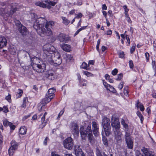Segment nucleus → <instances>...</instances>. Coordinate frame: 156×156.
Listing matches in <instances>:
<instances>
[{
    "label": "nucleus",
    "instance_id": "1",
    "mask_svg": "<svg viewBox=\"0 0 156 156\" xmlns=\"http://www.w3.org/2000/svg\"><path fill=\"white\" fill-rule=\"evenodd\" d=\"M33 22L34 28L40 35L42 34L47 36H50L52 34V32L50 28L54 26L55 23V22L50 21L46 22L45 19L39 18Z\"/></svg>",
    "mask_w": 156,
    "mask_h": 156
},
{
    "label": "nucleus",
    "instance_id": "2",
    "mask_svg": "<svg viewBox=\"0 0 156 156\" xmlns=\"http://www.w3.org/2000/svg\"><path fill=\"white\" fill-rule=\"evenodd\" d=\"M31 66L33 69L37 73H43L45 70L46 65L43 62L36 57L31 58Z\"/></svg>",
    "mask_w": 156,
    "mask_h": 156
},
{
    "label": "nucleus",
    "instance_id": "3",
    "mask_svg": "<svg viewBox=\"0 0 156 156\" xmlns=\"http://www.w3.org/2000/svg\"><path fill=\"white\" fill-rule=\"evenodd\" d=\"M43 49L44 61L46 62H52L51 57L53 56L52 54L55 51V48L51 44H47L43 46Z\"/></svg>",
    "mask_w": 156,
    "mask_h": 156
},
{
    "label": "nucleus",
    "instance_id": "4",
    "mask_svg": "<svg viewBox=\"0 0 156 156\" xmlns=\"http://www.w3.org/2000/svg\"><path fill=\"white\" fill-rule=\"evenodd\" d=\"M102 125L104 132L107 136H108L110 133V121L107 117L104 116L103 117Z\"/></svg>",
    "mask_w": 156,
    "mask_h": 156
},
{
    "label": "nucleus",
    "instance_id": "5",
    "mask_svg": "<svg viewBox=\"0 0 156 156\" xmlns=\"http://www.w3.org/2000/svg\"><path fill=\"white\" fill-rule=\"evenodd\" d=\"M20 8V6L17 4H12L8 5L7 8L5 9L4 13H6L8 16H12L13 14Z\"/></svg>",
    "mask_w": 156,
    "mask_h": 156
},
{
    "label": "nucleus",
    "instance_id": "6",
    "mask_svg": "<svg viewBox=\"0 0 156 156\" xmlns=\"http://www.w3.org/2000/svg\"><path fill=\"white\" fill-rule=\"evenodd\" d=\"M51 62H46L47 63H50L51 65H60L62 62V59L61 58L60 54L58 52H55L54 55V56L51 57Z\"/></svg>",
    "mask_w": 156,
    "mask_h": 156
},
{
    "label": "nucleus",
    "instance_id": "7",
    "mask_svg": "<svg viewBox=\"0 0 156 156\" xmlns=\"http://www.w3.org/2000/svg\"><path fill=\"white\" fill-rule=\"evenodd\" d=\"M63 142L64 147L68 150H71L73 146V139L70 137L67 138Z\"/></svg>",
    "mask_w": 156,
    "mask_h": 156
},
{
    "label": "nucleus",
    "instance_id": "8",
    "mask_svg": "<svg viewBox=\"0 0 156 156\" xmlns=\"http://www.w3.org/2000/svg\"><path fill=\"white\" fill-rule=\"evenodd\" d=\"M125 139L128 147L129 149H132L133 147V142L131 138L130 134L126 132L125 136Z\"/></svg>",
    "mask_w": 156,
    "mask_h": 156
},
{
    "label": "nucleus",
    "instance_id": "9",
    "mask_svg": "<svg viewBox=\"0 0 156 156\" xmlns=\"http://www.w3.org/2000/svg\"><path fill=\"white\" fill-rule=\"evenodd\" d=\"M115 135V138L118 143L121 142V136L122 133L120 132V128L113 130Z\"/></svg>",
    "mask_w": 156,
    "mask_h": 156
},
{
    "label": "nucleus",
    "instance_id": "10",
    "mask_svg": "<svg viewBox=\"0 0 156 156\" xmlns=\"http://www.w3.org/2000/svg\"><path fill=\"white\" fill-rule=\"evenodd\" d=\"M18 145L15 141H12L11 142V147L9 149V154L10 156L12 155L15 151L16 150Z\"/></svg>",
    "mask_w": 156,
    "mask_h": 156
},
{
    "label": "nucleus",
    "instance_id": "11",
    "mask_svg": "<svg viewBox=\"0 0 156 156\" xmlns=\"http://www.w3.org/2000/svg\"><path fill=\"white\" fill-rule=\"evenodd\" d=\"M114 115H112V117L111 125L113 128V130L120 128V124L118 119L116 118L114 119Z\"/></svg>",
    "mask_w": 156,
    "mask_h": 156
},
{
    "label": "nucleus",
    "instance_id": "12",
    "mask_svg": "<svg viewBox=\"0 0 156 156\" xmlns=\"http://www.w3.org/2000/svg\"><path fill=\"white\" fill-rule=\"evenodd\" d=\"M71 129L72 133L73 135H78L79 134V128L77 124L73 123L71 127Z\"/></svg>",
    "mask_w": 156,
    "mask_h": 156
},
{
    "label": "nucleus",
    "instance_id": "13",
    "mask_svg": "<svg viewBox=\"0 0 156 156\" xmlns=\"http://www.w3.org/2000/svg\"><path fill=\"white\" fill-rule=\"evenodd\" d=\"M45 76L48 78L49 80H53L55 79L56 76L55 73L52 70L48 71L45 74Z\"/></svg>",
    "mask_w": 156,
    "mask_h": 156
},
{
    "label": "nucleus",
    "instance_id": "14",
    "mask_svg": "<svg viewBox=\"0 0 156 156\" xmlns=\"http://www.w3.org/2000/svg\"><path fill=\"white\" fill-rule=\"evenodd\" d=\"M59 41L61 42H66L69 40V37L64 34H61L58 36Z\"/></svg>",
    "mask_w": 156,
    "mask_h": 156
},
{
    "label": "nucleus",
    "instance_id": "15",
    "mask_svg": "<svg viewBox=\"0 0 156 156\" xmlns=\"http://www.w3.org/2000/svg\"><path fill=\"white\" fill-rule=\"evenodd\" d=\"M75 152L76 156H84L83 152L79 146L75 147Z\"/></svg>",
    "mask_w": 156,
    "mask_h": 156
},
{
    "label": "nucleus",
    "instance_id": "16",
    "mask_svg": "<svg viewBox=\"0 0 156 156\" xmlns=\"http://www.w3.org/2000/svg\"><path fill=\"white\" fill-rule=\"evenodd\" d=\"M60 47L63 50L66 52H70L71 51V46L66 44H62L60 45Z\"/></svg>",
    "mask_w": 156,
    "mask_h": 156
},
{
    "label": "nucleus",
    "instance_id": "17",
    "mask_svg": "<svg viewBox=\"0 0 156 156\" xmlns=\"http://www.w3.org/2000/svg\"><path fill=\"white\" fill-rule=\"evenodd\" d=\"M7 40L4 37L0 36V48L5 46L7 44Z\"/></svg>",
    "mask_w": 156,
    "mask_h": 156
},
{
    "label": "nucleus",
    "instance_id": "18",
    "mask_svg": "<svg viewBox=\"0 0 156 156\" xmlns=\"http://www.w3.org/2000/svg\"><path fill=\"white\" fill-rule=\"evenodd\" d=\"M80 131L82 139L85 140L87 137V133L86 130H84L83 126H81L80 128Z\"/></svg>",
    "mask_w": 156,
    "mask_h": 156
},
{
    "label": "nucleus",
    "instance_id": "19",
    "mask_svg": "<svg viewBox=\"0 0 156 156\" xmlns=\"http://www.w3.org/2000/svg\"><path fill=\"white\" fill-rule=\"evenodd\" d=\"M55 91V90L53 88L49 89L46 95H48V97H50L51 98H53L55 97L54 93Z\"/></svg>",
    "mask_w": 156,
    "mask_h": 156
},
{
    "label": "nucleus",
    "instance_id": "20",
    "mask_svg": "<svg viewBox=\"0 0 156 156\" xmlns=\"http://www.w3.org/2000/svg\"><path fill=\"white\" fill-rule=\"evenodd\" d=\"M92 129L93 133L94 135L95 136H98V128L97 127V123L95 122H92Z\"/></svg>",
    "mask_w": 156,
    "mask_h": 156
},
{
    "label": "nucleus",
    "instance_id": "21",
    "mask_svg": "<svg viewBox=\"0 0 156 156\" xmlns=\"http://www.w3.org/2000/svg\"><path fill=\"white\" fill-rule=\"evenodd\" d=\"M50 97H48V95H46L45 97L42 100V104L45 105L47 103L50 101L52 98H51Z\"/></svg>",
    "mask_w": 156,
    "mask_h": 156
},
{
    "label": "nucleus",
    "instance_id": "22",
    "mask_svg": "<svg viewBox=\"0 0 156 156\" xmlns=\"http://www.w3.org/2000/svg\"><path fill=\"white\" fill-rule=\"evenodd\" d=\"M35 4L37 6H38L42 8H47L48 9L49 8L48 6L46 4L40 1L36 2L35 3Z\"/></svg>",
    "mask_w": 156,
    "mask_h": 156
},
{
    "label": "nucleus",
    "instance_id": "23",
    "mask_svg": "<svg viewBox=\"0 0 156 156\" xmlns=\"http://www.w3.org/2000/svg\"><path fill=\"white\" fill-rule=\"evenodd\" d=\"M27 132V129L25 126L20 127L19 129V133L21 135L25 134Z\"/></svg>",
    "mask_w": 156,
    "mask_h": 156
},
{
    "label": "nucleus",
    "instance_id": "24",
    "mask_svg": "<svg viewBox=\"0 0 156 156\" xmlns=\"http://www.w3.org/2000/svg\"><path fill=\"white\" fill-rule=\"evenodd\" d=\"M20 31L23 35H25L27 32V30L26 27L23 26H22Z\"/></svg>",
    "mask_w": 156,
    "mask_h": 156
},
{
    "label": "nucleus",
    "instance_id": "25",
    "mask_svg": "<svg viewBox=\"0 0 156 156\" xmlns=\"http://www.w3.org/2000/svg\"><path fill=\"white\" fill-rule=\"evenodd\" d=\"M81 68L87 70H89L90 69V67L89 66V64L87 65L85 62H83L81 66Z\"/></svg>",
    "mask_w": 156,
    "mask_h": 156
},
{
    "label": "nucleus",
    "instance_id": "26",
    "mask_svg": "<svg viewBox=\"0 0 156 156\" xmlns=\"http://www.w3.org/2000/svg\"><path fill=\"white\" fill-rule=\"evenodd\" d=\"M104 133L103 131L102 132V135L103 136L102 141L104 144L106 146H107L108 145V143L107 138L105 136H104Z\"/></svg>",
    "mask_w": 156,
    "mask_h": 156
},
{
    "label": "nucleus",
    "instance_id": "27",
    "mask_svg": "<svg viewBox=\"0 0 156 156\" xmlns=\"http://www.w3.org/2000/svg\"><path fill=\"white\" fill-rule=\"evenodd\" d=\"M136 114L140 118L141 121V122L142 123L144 119L143 116L139 111H137Z\"/></svg>",
    "mask_w": 156,
    "mask_h": 156
},
{
    "label": "nucleus",
    "instance_id": "28",
    "mask_svg": "<svg viewBox=\"0 0 156 156\" xmlns=\"http://www.w3.org/2000/svg\"><path fill=\"white\" fill-rule=\"evenodd\" d=\"M62 18L63 20V23L65 25H67L69 23V21L68 20L66 17H62Z\"/></svg>",
    "mask_w": 156,
    "mask_h": 156
},
{
    "label": "nucleus",
    "instance_id": "29",
    "mask_svg": "<svg viewBox=\"0 0 156 156\" xmlns=\"http://www.w3.org/2000/svg\"><path fill=\"white\" fill-rule=\"evenodd\" d=\"M44 2L48 4L49 5L52 6H54L56 4L55 2L53 1H50L46 0L44 1Z\"/></svg>",
    "mask_w": 156,
    "mask_h": 156
},
{
    "label": "nucleus",
    "instance_id": "30",
    "mask_svg": "<svg viewBox=\"0 0 156 156\" xmlns=\"http://www.w3.org/2000/svg\"><path fill=\"white\" fill-rule=\"evenodd\" d=\"M3 125L5 126H9L11 125V122H9L6 120H3Z\"/></svg>",
    "mask_w": 156,
    "mask_h": 156
},
{
    "label": "nucleus",
    "instance_id": "31",
    "mask_svg": "<svg viewBox=\"0 0 156 156\" xmlns=\"http://www.w3.org/2000/svg\"><path fill=\"white\" fill-rule=\"evenodd\" d=\"M88 134V137L91 143L93 142V136L92 133H89Z\"/></svg>",
    "mask_w": 156,
    "mask_h": 156
},
{
    "label": "nucleus",
    "instance_id": "32",
    "mask_svg": "<svg viewBox=\"0 0 156 156\" xmlns=\"http://www.w3.org/2000/svg\"><path fill=\"white\" fill-rule=\"evenodd\" d=\"M23 93V90L21 89L18 90V92L16 94V96L17 98H20L22 95Z\"/></svg>",
    "mask_w": 156,
    "mask_h": 156
},
{
    "label": "nucleus",
    "instance_id": "33",
    "mask_svg": "<svg viewBox=\"0 0 156 156\" xmlns=\"http://www.w3.org/2000/svg\"><path fill=\"white\" fill-rule=\"evenodd\" d=\"M108 88H109V89H107V90H109L110 91L113 93L116 92V90L112 86L109 85H108Z\"/></svg>",
    "mask_w": 156,
    "mask_h": 156
},
{
    "label": "nucleus",
    "instance_id": "34",
    "mask_svg": "<svg viewBox=\"0 0 156 156\" xmlns=\"http://www.w3.org/2000/svg\"><path fill=\"white\" fill-rule=\"evenodd\" d=\"M121 123L124 128H128V125L125 123L124 119H121Z\"/></svg>",
    "mask_w": 156,
    "mask_h": 156
},
{
    "label": "nucleus",
    "instance_id": "35",
    "mask_svg": "<svg viewBox=\"0 0 156 156\" xmlns=\"http://www.w3.org/2000/svg\"><path fill=\"white\" fill-rule=\"evenodd\" d=\"M136 107L137 108H140V110L141 111H143L144 110V106L143 105L141 104H140V105H136Z\"/></svg>",
    "mask_w": 156,
    "mask_h": 156
},
{
    "label": "nucleus",
    "instance_id": "36",
    "mask_svg": "<svg viewBox=\"0 0 156 156\" xmlns=\"http://www.w3.org/2000/svg\"><path fill=\"white\" fill-rule=\"evenodd\" d=\"M136 46V45L135 44H134L132 46L130 50L131 53L132 54L133 53V52L135 51Z\"/></svg>",
    "mask_w": 156,
    "mask_h": 156
},
{
    "label": "nucleus",
    "instance_id": "37",
    "mask_svg": "<svg viewBox=\"0 0 156 156\" xmlns=\"http://www.w3.org/2000/svg\"><path fill=\"white\" fill-rule=\"evenodd\" d=\"M128 87L127 86H126L125 87L124 90V94L126 96H127L128 95Z\"/></svg>",
    "mask_w": 156,
    "mask_h": 156
},
{
    "label": "nucleus",
    "instance_id": "38",
    "mask_svg": "<svg viewBox=\"0 0 156 156\" xmlns=\"http://www.w3.org/2000/svg\"><path fill=\"white\" fill-rule=\"evenodd\" d=\"M118 54L119 56V57L122 58H123L124 56V54L123 51H120L118 52Z\"/></svg>",
    "mask_w": 156,
    "mask_h": 156
},
{
    "label": "nucleus",
    "instance_id": "39",
    "mask_svg": "<svg viewBox=\"0 0 156 156\" xmlns=\"http://www.w3.org/2000/svg\"><path fill=\"white\" fill-rule=\"evenodd\" d=\"M46 122H41L39 126V128L43 129L47 124Z\"/></svg>",
    "mask_w": 156,
    "mask_h": 156
},
{
    "label": "nucleus",
    "instance_id": "40",
    "mask_svg": "<svg viewBox=\"0 0 156 156\" xmlns=\"http://www.w3.org/2000/svg\"><path fill=\"white\" fill-rule=\"evenodd\" d=\"M14 22L17 26H19L20 27L21 26L22 27V26L20 22V21L19 20H18L16 19H15Z\"/></svg>",
    "mask_w": 156,
    "mask_h": 156
},
{
    "label": "nucleus",
    "instance_id": "41",
    "mask_svg": "<svg viewBox=\"0 0 156 156\" xmlns=\"http://www.w3.org/2000/svg\"><path fill=\"white\" fill-rule=\"evenodd\" d=\"M30 16L31 18V21H34V20L35 19V14L34 13H31L30 14Z\"/></svg>",
    "mask_w": 156,
    "mask_h": 156
},
{
    "label": "nucleus",
    "instance_id": "42",
    "mask_svg": "<svg viewBox=\"0 0 156 156\" xmlns=\"http://www.w3.org/2000/svg\"><path fill=\"white\" fill-rule=\"evenodd\" d=\"M2 109L3 110H2V111L4 113H6L9 112V110L8 108L6 106L3 107V108H2Z\"/></svg>",
    "mask_w": 156,
    "mask_h": 156
},
{
    "label": "nucleus",
    "instance_id": "43",
    "mask_svg": "<svg viewBox=\"0 0 156 156\" xmlns=\"http://www.w3.org/2000/svg\"><path fill=\"white\" fill-rule=\"evenodd\" d=\"M64 112V109L62 110L60 112L57 118L58 119H59L60 118V117L62 115H63V113Z\"/></svg>",
    "mask_w": 156,
    "mask_h": 156
},
{
    "label": "nucleus",
    "instance_id": "44",
    "mask_svg": "<svg viewBox=\"0 0 156 156\" xmlns=\"http://www.w3.org/2000/svg\"><path fill=\"white\" fill-rule=\"evenodd\" d=\"M118 73V70L116 69H114L112 72V74L113 75H116Z\"/></svg>",
    "mask_w": 156,
    "mask_h": 156
},
{
    "label": "nucleus",
    "instance_id": "45",
    "mask_svg": "<svg viewBox=\"0 0 156 156\" xmlns=\"http://www.w3.org/2000/svg\"><path fill=\"white\" fill-rule=\"evenodd\" d=\"M84 74L86 75L87 76L89 77L92 76V74L88 72L87 71H84Z\"/></svg>",
    "mask_w": 156,
    "mask_h": 156
},
{
    "label": "nucleus",
    "instance_id": "46",
    "mask_svg": "<svg viewBox=\"0 0 156 156\" xmlns=\"http://www.w3.org/2000/svg\"><path fill=\"white\" fill-rule=\"evenodd\" d=\"M86 132L87 133H91L92 131L91 130V126H88L87 128Z\"/></svg>",
    "mask_w": 156,
    "mask_h": 156
},
{
    "label": "nucleus",
    "instance_id": "47",
    "mask_svg": "<svg viewBox=\"0 0 156 156\" xmlns=\"http://www.w3.org/2000/svg\"><path fill=\"white\" fill-rule=\"evenodd\" d=\"M122 74L120 73L118 75V78L116 80H119L122 78Z\"/></svg>",
    "mask_w": 156,
    "mask_h": 156
},
{
    "label": "nucleus",
    "instance_id": "48",
    "mask_svg": "<svg viewBox=\"0 0 156 156\" xmlns=\"http://www.w3.org/2000/svg\"><path fill=\"white\" fill-rule=\"evenodd\" d=\"M103 84L105 87L107 89H108L109 88H108V85L109 84H108L106 82H105L104 80H103Z\"/></svg>",
    "mask_w": 156,
    "mask_h": 156
},
{
    "label": "nucleus",
    "instance_id": "49",
    "mask_svg": "<svg viewBox=\"0 0 156 156\" xmlns=\"http://www.w3.org/2000/svg\"><path fill=\"white\" fill-rule=\"evenodd\" d=\"M11 96L10 94H9V95L5 97V99L7 100L9 102H10L11 101Z\"/></svg>",
    "mask_w": 156,
    "mask_h": 156
},
{
    "label": "nucleus",
    "instance_id": "50",
    "mask_svg": "<svg viewBox=\"0 0 156 156\" xmlns=\"http://www.w3.org/2000/svg\"><path fill=\"white\" fill-rule=\"evenodd\" d=\"M136 156H143V154H142L140 151L138 150L136 151Z\"/></svg>",
    "mask_w": 156,
    "mask_h": 156
},
{
    "label": "nucleus",
    "instance_id": "51",
    "mask_svg": "<svg viewBox=\"0 0 156 156\" xmlns=\"http://www.w3.org/2000/svg\"><path fill=\"white\" fill-rule=\"evenodd\" d=\"M129 65L130 68L132 69L133 67V62L132 60L129 61Z\"/></svg>",
    "mask_w": 156,
    "mask_h": 156
},
{
    "label": "nucleus",
    "instance_id": "52",
    "mask_svg": "<svg viewBox=\"0 0 156 156\" xmlns=\"http://www.w3.org/2000/svg\"><path fill=\"white\" fill-rule=\"evenodd\" d=\"M123 83L122 82H121L118 86V88L120 89L121 90L123 88Z\"/></svg>",
    "mask_w": 156,
    "mask_h": 156
},
{
    "label": "nucleus",
    "instance_id": "53",
    "mask_svg": "<svg viewBox=\"0 0 156 156\" xmlns=\"http://www.w3.org/2000/svg\"><path fill=\"white\" fill-rule=\"evenodd\" d=\"M82 16H83V15L82 13H79L78 14H77L76 15V17H75V18H81L82 17Z\"/></svg>",
    "mask_w": 156,
    "mask_h": 156
},
{
    "label": "nucleus",
    "instance_id": "54",
    "mask_svg": "<svg viewBox=\"0 0 156 156\" xmlns=\"http://www.w3.org/2000/svg\"><path fill=\"white\" fill-rule=\"evenodd\" d=\"M145 56L147 61H148L150 56L148 52L146 53H145Z\"/></svg>",
    "mask_w": 156,
    "mask_h": 156
},
{
    "label": "nucleus",
    "instance_id": "55",
    "mask_svg": "<svg viewBox=\"0 0 156 156\" xmlns=\"http://www.w3.org/2000/svg\"><path fill=\"white\" fill-rule=\"evenodd\" d=\"M108 15L110 17H112L113 16V14L112 11L111 10H110L108 11Z\"/></svg>",
    "mask_w": 156,
    "mask_h": 156
},
{
    "label": "nucleus",
    "instance_id": "56",
    "mask_svg": "<svg viewBox=\"0 0 156 156\" xmlns=\"http://www.w3.org/2000/svg\"><path fill=\"white\" fill-rule=\"evenodd\" d=\"M45 117H44V116H43L41 118V122H46L47 123V121L45 120Z\"/></svg>",
    "mask_w": 156,
    "mask_h": 156
},
{
    "label": "nucleus",
    "instance_id": "57",
    "mask_svg": "<svg viewBox=\"0 0 156 156\" xmlns=\"http://www.w3.org/2000/svg\"><path fill=\"white\" fill-rule=\"evenodd\" d=\"M124 9L125 10V12H128L129 9H127V7L126 5H125L123 7Z\"/></svg>",
    "mask_w": 156,
    "mask_h": 156
},
{
    "label": "nucleus",
    "instance_id": "58",
    "mask_svg": "<svg viewBox=\"0 0 156 156\" xmlns=\"http://www.w3.org/2000/svg\"><path fill=\"white\" fill-rule=\"evenodd\" d=\"M107 9V7L106 5L104 4L102 5V9L103 10H106Z\"/></svg>",
    "mask_w": 156,
    "mask_h": 156
},
{
    "label": "nucleus",
    "instance_id": "59",
    "mask_svg": "<svg viewBox=\"0 0 156 156\" xmlns=\"http://www.w3.org/2000/svg\"><path fill=\"white\" fill-rule=\"evenodd\" d=\"M67 58L70 60H71L73 58V56L70 55H68L67 56Z\"/></svg>",
    "mask_w": 156,
    "mask_h": 156
},
{
    "label": "nucleus",
    "instance_id": "60",
    "mask_svg": "<svg viewBox=\"0 0 156 156\" xmlns=\"http://www.w3.org/2000/svg\"><path fill=\"white\" fill-rule=\"evenodd\" d=\"M126 38L127 41V42L129 44L130 43V41L129 39V37H128V36L127 35H126Z\"/></svg>",
    "mask_w": 156,
    "mask_h": 156
},
{
    "label": "nucleus",
    "instance_id": "61",
    "mask_svg": "<svg viewBox=\"0 0 156 156\" xmlns=\"http://www.w3.org/2000/svg\"><path fill=\"white\" fill-rule=\"evenodd\" d=\"M102 12L103 14V16H104L105 17V18L106 19H107V12L105 11H102Z\"/></svg>",
    "mask_w": 156,
    "mask_h": 156
},
{
    "label": "nucleus",
    "instance_id": "62",
    "mask_svg": "<svg viewBox=\"0 0 156 156\" xmlns=\"http://www.w3.org/2000/svg\"><path fill=\"white\" fill-rule=\"evenodd\" d=\"M9 126H10V128L12 129H14L15 128V125H12V123H11V125H10Z\"/></svg>",
    "mask_w": 156,
    "mask_h": 156
},
{
    "label": "nucleus",
    "instance_id": "63",
    "mask_svg": "<svg viewBox=\"0 0 156 156\" xmlns=\"http://www.w3.org/2000/svg\"><path fill=\"white\" fill-rule=\"evenodd\" d=\"M112 34V31L111 30H108L106 32V34L107 35H111Z\"/></svg>",
    "mask_w": 156,
    "mask_h": 156
},
{
    "label": "nucleus",
    "instance_id": "64",
    "mask_svg": "<svg viewBox=\"0 0 156 156\" xmlns=\"http://www.w3.org/2000/svg\"><path fill=\"white\" fill-rule=\"evenodd\" d=\"M87 26H86L83 27H81V28L79 29L78 30L80 31V32L81 30L85 29L87 27Z\"/></svg>",
    "mask_w": 156,
    "mask_h": 156
}]
</instances>
